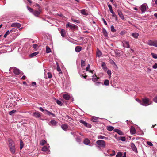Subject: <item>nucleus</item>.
<instances>
[{
	"label": "nucleus",
	"mask_w": 157,
	"mask_h": 157,
	"mask_svg": "<svg viewBox=\"0 0 157 157\" xmlns=\"http://www.w3.org/2000/svg\"><path fill=\"white\" fill-rule=\"evenodd\" d=\"M122 43L124 47H125L127 48H130L129 43L128 42L126 41H123Z\"/></svg>",
	"instance_id": "10"
},
{
	"label": "nucleus",
	"mask_w": 157,
	"mask_h": 157,
	"mask_svg": "<svg viewBox=\"0 0 157 157\" xmlns=\"http://www.w3.org/2000/svg\"><path fill=\"white\" fill-rule=\"evenodd\" d=\"M82 48L80 46H77L75 48V51L76 52H78L80 51Z\"/></svg>",
	"instance_id": "21"
},
{
	"label": "nucleus",
	"mask_w": 157,
	"mask_h": 157,
	"mask_svg": "<svg viewBox=\"0 0 157 157\" xmlns=\"http://www.w3.org/2000/svg\"><path fill=\"white\" fill-rule=\"evenodd\" d=\"M152 67L153 68L156 69L157 68V64L155 63L154 65L152 66Z\"/></svg>",
	"instance_id": "57"
},
{
	"label": "nucleus",
	"mask_w": 157,
	"mask_h": 157,
	"mask_svg": "<svg viewBox=\"0 0 157 157\" xmlns=\"http://www.w3.org/2000/svg\"><path fill=\"white\" fill-rule=\"evenodd\" d=\"M136 100L141 105L142 104V101L141 100H139L138 98H136Z\"/></svg>",
	"instance_id": "53"
},
{
	"label": "nucleus",
	"mask_w": 157,
	"mask_h": 157,
	"mask_svg": "<svg viewBox=\"0 0 157 157\" xmlns=\"http://www.w3.org/2000/svg\"><path fill=\"white\" fill-rule=\"evenodd\" d=\"M48 148L46 146H44L42 148L41 150L43 151L46 152L48 151Z\"/></svg>",
	"instance_id": "33"
},
{
	"label": "nucleus",
	"mask_w": 157,
	"mask_h": 157,
	"mask_svg": "<svg viewBox=\"0 0 157 157\" xmlns=\"http://www.w3.org/2000/svg\"><path fill=\"white\" fill-rule=\"evenodd\" d=\"M130 147H131L132 150L135 152H137V148L135 146V144L133 143H131L130 144Z\"/></svg>",
	"instance_id": "9"
},
{
	"label": "nucleus",
	"mask_w": 157,
	"mask_h": 157,
	"mask_svg": "<svg viewBox=\"0 0 157 157\" xmlns=\"http://www.w3.org/2000/svg\"><path fill=\"white\" fill-rule=\"evenodd\" d=\"M24 146V144L21 140H20V150Z\"/></svg>",
	"instance_id": "45"
},
{
	"label": "nucleus",
	"mask_w": 157,
	"mask_h": 157,
	"mask_svg": "<svg viewBox=\"0 0 157 157\" xmlns=\"http://www.w3.org/2000/svg\"><path fill=\"white\" fill-rule=\"evenodd\" d=\"M111 30L112 32H116V30L115 29L113 25L111 26Z\"/></svg>",
	"instance_id": "42"
},
{
	"label": "nucleus",
	"mask_w": 157,
	"mask_h": 157,
	"mask_svg": "<svg viewBox=\"0 0 157 157\" xmlns=\"http://www.w3.org/2000/svg\"><path fill=\"white\" fill-rule=\"evenodd\" d=\"M63 98L66 100H69L70 98V96L68 94H64L63 95Z\"/></svg>",
	"instance_id": "15"
},
{
	"label": "nucleus",
	"mask_w": 157,
	"mask_h": 157,
	"mask_svg": "<svg viewBox=\"0 0 157 157\" xmlns=\"http://www.w3.org/2000/svg\"><path fill=\"white\" fill-rule=\"evenodd\" d=\"M51 52V50L50 48L48 46H46V52L49 53Z\"/></svg>",
	"instance_id": "31"
},
{
	"label": "nucleus",
	"mask_w": 157,
	"mask_h": 157,
	"mask_svg": "<svg viewBox=\"0 0 157 157\" xmlns=\"http://www.w3.org/2000/svg\"><path fill=\"white\" fill-rule=\"evenodd\" d=\"M112 17H113L115 18V20L116 21L117 20V17L116 15L115 14V13H112Z\"/></svg>",
	"instance_id": "38"
},
{
	"label": "nucleus",
	"mask_w": 157,
	"mask_h": 157,
	"mask_svg": "<svg viewBox=\"0 0 157 157\" xmlns=\"http://www.w3.org/2000/svg\"><path fill=\"white\" fill-rule=\"evenodd\" d=\"M46 143V141L43 140H42L40 144L42 145H43L44 144H45Z\"/></svg>",
	"instance_id": "48"
},
{
	"label": "nucleus",
	"mask_w": 157,
	"mask_h": 157,
	"mask_svg": "<svg viewBox=\"0 0 157 157\" xmlns=\"http://www.w3.org/2000/svg\"><path fill=\"white\" fill-rule=\"evenodd\" d=\"M41 8H38V11L34 10L33 11V13L36 16H39L41 12Z\"/></svg>",
	"instance_id": "6"
},
{
	"label": "nucleus",
	"mask_w": 157,
	"mask_h": 157,
	"mask_svg": "<svg viewBox=\"0 0 157 157\" xmlns=\"http://www.w3.org/2000/svg\"><path fill=\"white\" fill-rule=\"evenodd\" d=\"M151 55L152 56V57L155 59L157 58V55L156 54H154L153 53H151Z\"/></svg>",
	"instance_id": "40"
},
{
	"label": "nucleus",
	"mask_w": 157,
	"mask_h": 157,
	"mask_svg": "<svg viewBox=\"0 0 157 157\" xmlns=\"http://www.w3.org/2000/svg\"><path fill=\"white\" fill-rule=\"evenodd\" d=\"M100 84H101V82H96L95 83V85L97 86H99Z\"/></svg>",
	"instance_id": "62"
},
{
	"label": "nucleus",
	"mask_w": 157,
	"mask_h": 157,
	"mask_svg": "<svg viewBox=\"0 0 157 157\" xmlns=\"http://www.w3.org/2000/svg\"><path fill=\"white\" fill-rule=\"evenodd\" d=\"M90 143V141L88 139H85L84 141V143L86 145H88Z\"/></svg>",
	"instance_id": "29"
},
{
	"label": "nucleus",
	"mask_w": 157,
	"mask_h": 157,
	"mask_svg": "<svg viewBox=\"0 0 157 157\" xmlns=\"http://www.w3.org/2000/svg\"><path fill=\"white\" fill-rule=\"evenodd\" d=\"M114 131L120 135H124V133L120 130L118 129H115Z\"/></svg>",
	"instance_id": "17"
},
{
	"label": "nucleus",
	"mask_w": 157,
	"mask_h": 157,
	"mask_svg": "<svg viewBox=\"0 0 157 157\" xmlns=\"http://www.w3.org/2000/svg\"><path fill=\"white\" fill-rule=\"evenodd\" d=\"M117 11L118 14L119 15L120 17L122 19H124V17L122 12L119 10H117Z\"/></svg>",
	"instance_id": "12"
},
{
	"label": "nucleus",
	"mask_w": 157,
	"mask_h": 157,
	"mask_svg": "<svg viewBox=\"0 0 157 157\" xmlns=\"http://www.w3.org/2000/svg\"><path fill=\"white\" fill-rule=\"evenodd\" d=\"M107 73L109 75V77H111V71L109 69H108L107 71Z\"/></svg>",
	"instance_id": "44"
},
{
	"label": "nucleus",
	"mask_w": 157,
	"mask_h": 157,
	"mask_svg": "<svg viewBox=\"0 0 157 157\" xmlns=\"http://www.w3.org/2000/svg\"><path fill=\"white\" fill-rule=\"evenodd\" d=\"M147 144L150 146H153V144L151 142L147 141Z\"/></svg>",
	"instance_id": "51"
},
{
	"label": "nucleus",
	"mask_w": 157,
	"mask_h": 157,
	"mask_svg": "<svg viewBox=\"0 0 157 157\" xmlns=\"http://www.w3.org/2000/svg\"><path fill=\"white\" fill-rule=\"evenodd\" d=\"M150 104L149 100L148 98H144L142 99L141 105L144 106H147Z\"/></svg>",
	"instance_id": "3"
},
{
	"label": "nucleus",
	"mask_w": 157,
	"mask_h": 157,
	"mask_svg": "<svg viewBox=\"0 0 157 157\" xmlns=\"http://www.w3.org/2000/svg\"><path fill=\"white\" fill-rule=\"evenodd\" d=\"M146 6L144 4H143L141 6L140 10L142 13L146 11Z\"/></svg>",
	"instance_id": "13"
},
{
	"label": "nucleus",
	"mask_w": 157,
	"mask_h": 157,
	"mask_svg": "<svg viewBox=\"0 0 157 157\" xmlns=\"http://www.w3.org/2000/svg\"><path fill=\"white\" fill-rule=\"evenodd\" d=\"M60 33L62 37H64L66 36L65 30L63 29H61Z\"/></svg>",
	"instance_id": "20"
},
{
	"label": "nucleus",
	"mask_w": 157,
	"mask_h": 157,
	"mask_svg": "<svg viewBox=\"0 0 157 157\" xmlns=\"http://www.w3.org/2000/svg\"><path fill=\"white\" fill-rule=\"evenodd\" d=\"M90 64H88V65H87V67H86V71H89V70L90 68Z\"/></svg>",
	"instance_id": "58"
},
{
	"label": "nucleus",
	"mask_w": 157,
	"mask_h": 157,
	"mask_svg": "<svg viewBox=\"0 0 157 157\" xmlns=\"http://www.w3.org/2000/svg\"><path fill=\"white\" fill-rule=\"evenodd\" d=\"M57 70L58 72H60L59 74L62 73V71H61L60 67L58 63L57 64Z\"/></svg>",
	"instance_id": "28"
},
{
	"label": "nucleus",
	"mask_w": 157,
	"mask_h": 157,
	"mask_svg": "<svg viewBox=\"0 0 157 157\" xmlns=\"http://www.w3.org/2000/svg\"><path fill=\"white\" fill-rule=\"evenodd\" d=\"M81 12L82 14L87 15L88 13L86 12V10L85 9H82L81 10Z\"/></svg>",
	"instance_id": "25"
},
{
	"label": "nucleus",
	"mask_w": 157,
	"mask_h": 157,
	"mask_svg": "<svg viewBox=\"0 0 157 157\" xmlns=\"http://www.w3.org/2000/svg\"><path fill=\"white\" fill-rule=\"evenodd\" d=\"M79 121L80 123H82L85 126L87 127L90 128L91 127V125L90 124H88L87 123L84 121L83 120H80Z\"/></svg>",
	"instance_id": "7"
},
{
	"label": "nucleus",
	"mask_w": 157,
	"mask_h": 157,
	"mask_svg": "<svg viewBox=\"0 0 157 157\" xmlns=\"http://www.w3.org/2000/svg\"><path fill=\"white\" fill-rule=\"evenodd\" d=\"M109 84V81L108 80H105L104 82V84L105 85L108 86Z\"/></svg>",
	"instance_id": "37"
},
{
	"label": "nucleus",
	"mask_w": 157,
	"mask_h": 157,
	"mask_svg": "<svg viewBox=\"0 0 157 157\" xmlns=\"http://www.w3.org/2000/svg\"><path fill=\"white\" fill-rule=\"evenodd\" d=\"M48 78H51L52 77V75L50 72H48Z\"/></svg>",
	"instance_id": "50"
},
{
	"label": "nucleus",
	"mask_w": 157,
	"mask_h": 157,
	"mask_svg": "<svg viewBox=\"0 0 157 157\" xmlns=\"http://www.w3.org/2000/svg\"><path fill=\"white\" fill-rule=\"evenodd\" d=\"M96 143L99 146V147L103 148L105 147V142L102 140H98L96 141Z\"/></svg>",
	"instance_id": "1"
},
{
	"label": "nucleus",
	"mask_w": 157,
	"mask_h": 157,
	"mask_svg": "<svg viewBox=\"0 0 157 157\" xmlns=\"http://www.w3.org/2000/svg\"><path fill=\"white\" fill-rule=\"evenodd\" d=\"M122 155V153L121 152H118L116 155V157H121Z\"/></svg>",
	"instance_id": "43"
},
{
	"label": "nucleus",
	"mask_w": 157,
	"mask_h": 157,
	"mask_svg": "<svg viewBox=\"0 0 157 157\" xmlns=\"http://www.w3.org/2000/svg\"><path fill=\"white\" fill-rule=\"evenodd\" d=\"M98 120V118L96 117H94L91 119V121L93 122H97Z\"/></svg>",
	"instance_id": "30"
},
{
	"label": "nucleus",
	"mask_w": 157,
	"mask_h": 157,
	"mask_svg": "<svg viewBox=\"0 0 157 157\" xmlns=\"http://www.w3.org/2000/svg\"><path fill=\"white\" fill-rule=\"evenodd\" d=\"M77 141L78 142H80L81 141V140L79 138H77L76 139Z\"/></svg>",
	"instance_id": "61"
},
{
	"label": "nucleus",
	"mask_w": 157,
	"mask_h": 157,
	"mask_svg": "<svg viewBox=\"0 0 157 157\" xmlns=\"http://www.w3.org/2000/svg\"><path fill=\"white\" fill-rule=\"evenodd\" d=\"M107 129L109 131H112L114 129V128L112 126H109L108 127Z\"/></svg>",
	"instance_id": "36"
},
{
	"label": "nucleus",
	"mask_w": 157,
	"mask_h": 157,
	"mask_svg": "<svg viewBox=\"0 0 157 157\" xmlns=\"http://www.w3.org/2000/svg\"><path fill=\"white\" fill-rule=\"evenodd\" d=\"M12 30H10V31H9V30H8L6 31V33H7V35H9L10 34V33L12 32Z\"/></svg>",
	"instance_id": "60"
},
{
	"label": "nucleus",
	"mask_w": 157,
	"mask_h": 157,
	"mask_svg": "<svg viewBox=\"0 0 157 157\" xmlns=\"http://www.w3.org/2000/svg\"><path fill=\"white\" fill-rule=\"evenodd\" d=\"M147 44L151 46H152L157 47V40H149L147 42Z\"/></svg>",
	"instance_id": "2"
},
{
	"label": "nucleus",
	"mask_w": 157,
	"mask_h": 157,
	"mask_svg": "<svg viewBox=\"0 0 157 157\" xmlns=\"http://www.w3.org/2000/svg\"><path fill=\"white\" fill-rule=\"evenodd\" d=\"M26 77L25 75H24L22 77L21 79L23 80H25L26 79Z\"/></svg>",
	"instance_id": "64"
},
{
	"label": "nucleus",
	"mask_w": 157,
	"mask_h": 157,
	"mask_svg": "<svg viewBox=\"0 0 157 157\" xmlns=\"http://www.w3.org/2000/svg\"><path fill=\"white\" fill-rule=\"evenodd\" d=\"M61 127L63 130L65 131H67L68 129V125L66 124H62L61 125Z\"/></svg>",
	"instance_id": "11"
},
{
	"label": "nucleus",
	"mask_w": 157,
	"mask_h": 157,
	"mask_svg": "<svg viewBox=\"0 0 157 157\" xmlns=\"http://www.w3.org/2000/svg\"><path fill=\"white\" fill-rule=\"evenodd\" d=\"M70 27L72 30H75L77 29L78 27L74 24H71L70 23H68L66 25V27Z\"/></svg>",
	"instance_id": "4"
},
{
	"label": "nucleus",
	"mask_w": 157,
	"mask_h": 157,
	"mask_svg": "<svg viewBox=\"0 0 157 157\" xmlns=\"http://www.w3.org/2000/svg\"><path fill=\"white\" fill-rule=\"evenodd\" d=\"M38 45L36 44H34L33 45V47L35 49H36Z\"/></svg>",
	"instance_id": "55"
},
{
	"label": "nucleus",
	"mask_w": 157,
	"mask_h": 157,
	"mask_svg": "<svg viewBox=\"0 0 157 157\" xmlns=\"http://www.w3.org/2000/svg\"><path fill=\"white\" fill-rule=\"evenodd\" d=\"M8 145L9 147H10V146H14V142L13 141L10 139L9 138L8 139Z\"/></svg>",
	"instance_id": "14"
},
{
	"label": "nucleus",
	"mask_w": 157,
	"mask_h": 157,
	"mask_svg": "<svg viewBox=\"0 0 157 157\" xmlns=\"http://www.w3.org/2000/svg\"><path fill=\"white\" fill-rule=\"evenodd\" d=\"M16 112V111L15 110H13L9 112V114L10 115H12L13 114L15 113Z\"/></svg>",
	"instance_id": "41"
},
{
	"label": "nucleus",
	"mask_w": 157,
	"mask_h": 157,
	"mask_svg": "<svg viewBox=\"0 0 157 157\" xmlns=\"http://www.w3.org/2000/svg\"><path fill=\"white\" fill-rule=\"evenodd\" d=\"M45 111H46V112L47 113H46L47 114H48V115H52V117H55V115L53 113H52L50 112L49 111L47 110H45Z\"/></svg>",
	"instance_id": "27"
},
{
	"label": "nucleus",
	"mask_w": 157,
	"mask_h": 157,
	"mask_svg": "<svg viewBox=\"0 0 157 157\" xmlns=\"http://www.w3.org/2000/svg\"><path fill=\"white\" fill-rule=\"evenodd\" d=\"M97 54L98 57H100L102 55L101 52L100 51H98L97 52Z\"/></svg>",
	"instance_id": "46"
},
{
	"label": "nucleus",
	"mask_w": 157,
	"mask_h": 157,
	"mask_svg": "<svg viewBox=\"0 0 157 157\" xmlns=\"http://www.w3.org/2000/svg\"><path fill=\"white\" fill-rule=\"evenodd\" d=\"M11 26L15 27H20V24L18 23H12L11 25Z\"/></svg>",
	"instance_id": "19"
},
{
	"label": "nucleus",
	"mask_w": 157,
	"mask_h": 157,
	"mask_svg": "<svg viewBox=\"0 0 157 157\" xmlns=\"http://www.w3.org/2000/svg\"><path fill=\"white\" fill-rule=\"evenodd\" d=\"M73 21L74 22H76V23H79V21L78 20H73Z\"/></svg>",
	"instance_id": "63"
},
{
	"label": "nucleus",
	"mask_w": 157,
	"mask_h": 157,
	"mask_svg": "<svg viewBox=\"0 0 157 157\" xmlns=\"http://www.w3.org/2000/svg\"><path fill=\"white\" fill-rule=\"evenodd\" d=\"M95 78H92V80L93 81L95 82L99 78V77H97L96 75L95 74Z\"/></svg>",
	"instance_id": "35"
},
{
	"label": "nucleus",
	"mask_w": 157,
	"mask_h": 157,
	"mask_svg": "<svg viewBox=\"0 0 157 157\" xmlns=\"http://www.w3.org/2000/svg\"><path fill=\"white\" fill-rule=\"evenodd\" d=\"M50 122L53 125H55L57 123L56 121L54 120H51L50 121Z\"/></svg>",
	"instance_id": "39"
},
{
	"label": "nucleus",
	"mask_w": 157,
	"mask_h": 157,
	"mask_svg": "<svg viewBox=\"0 0 157 157\" xmlns=\"http://www.w3.org/2000/svg\"><path fill=\"white\" fill-rule=\"evenodd\" d=\"M11 152L12 153H14L15 152V147L14 146H10L9 147Z\"/></svg>",
	"instance_id": "24"
},
{
	"label": "nucleus",
	"mask_w": 157,
	"mask_h": 157,
	"mask_svg": "<svg viewBox=\"0 0 157 157\" xmlns=\"http://www.w3.org/2000/svg\"><path fill=\"white\" fill-rule=\"evenodd\" d=\"M56 103H57L59 105H62V103L59 100H56Z\"/></svg>",
	"instance_id": "49"
},
{
	"label": "nucleus",
	"mask_w": 157,
	"mask_h": 157,
	"mask_svg": "<svg viewBox=\"0 0 157 157\" xmlns=\"http://www.w3.org/2000/svg\"><path fill=\"white\" fill-rule=\"evenodd\" d=\"M136 131L135 128L133 126H131L130 128V132L132 134H134L136 133Z\"/></svg>",
	"instance_id": "16"
},
{
	"label": "nucleus",
	"mask_w": 157,
	"mask_h": 157,
	"mask_svg": "<svg viewBox=\"0 0 157 157\" xmlns=\"http://www.w3.org/2000/svg\"><path fill=\"white\" fill-rule=\"evenodd\" d=\"M33 115L34 117L37 118H39L41 117L40 113L38 111H36L33 113Z\"/></svg>",
	"instance_id": "8"
},
{
	"label": "nucleus",
	"mask_w": 157,
	"mask_h": 157,
	"mask_svg": "<svg viewBox=\"0 0 157 157\" xmlns=\"http://www.w3.org/2000/svg\"><path fill=\"white\" fill-rule=\"evenodd\" d=\"M10 71H12L14 74L16 75H19L20 74L19 70L15 67H10Z\"/></svg>",
	"instance_id": "5"
},
{
	"label": "nucleus",
	"mask_w": 157,
	"mask_h": 157,
	"mask_svg": "<svg viewBox=\"0 0 157 157\" xmlns=\"http://www.w3.org/2000/svg\"><path fill=\"white\" fill-rule=\"evenodd\" d=\"M102 31H103V33L104 35L105 36H107V31H106V30L105 29H104Z\"/></svg>",
	"instance_id": "34"
},
{
	"label": "nucleus",
	"mask_w": 157,
	"mask_h": 157,
	"mask_svg": "<svg viewBox=\"0 0 157 157\" xmlns=\"http://www.w3.org/2000/svg\"><path fill=\"white\" fill-rule=\"evenodd\" d=\"M132 36L135 38H137L139 36V34L137 33H132Z\"/></svg>",
	"instance_id": "22"
},
{
	"label": "nucleus",
	"mask_w": 157,
	"mask_h": 157,
	"mask_svg": "<svg viewBox=\"0 0 157 157\" xmlns=\"http://www.w3.org/2000/svg\"><path fill=\"white\" fill-rule=\"evenodd\" d=\"M81 65L82 67L85 66V61L82 60H81Z\"/></svg>",
	"instance_id": "47"
},
{
	"label": "nucleus",
	"mask_w": 157,
	"mask_h": 157,
	"mask_svg": "<svg viewBox=\"0 0 157 157\" xmlns=\"http://www.w3.org/2000/svg\"><path fill=\"white\" fill-rule=\"evenodd\" d=\"M39 53V52H33L31 54H30L29 56L30 57H33L37 55V54H38Z\"/></svg>",
	"instance_id": "23"
},
{
	"label": "nucleus",
	"mask_w": 157,
	"mask_h": 157,
	"mask_svg": "<svg viewBox=\"0 0 157 157\" xmlns=\"http://www.w3.org/2000/svg\"><path fill=\"white\" fill-rule=\"evenodd\" d=\"M154 101L155 102L157 103V96L154 98Z\"/></svg>",
	"instance_id": "59"
},
{
	"label": "nucleus",
	"mask_w": 157,
	"mask_h": 157,
	"mask_svg": "<svg viewBox=\"0 0 157 157\" xmlns=\"http://www.w3.org/2000/svg\"><path fill=\"white\" fill-rule=\"evenodd\" d=\"M118 139L123 141H125L126 140V138L125 137L120 136L118 137Z\"/></svg>",
	"instance_id": "32"
},
{
	"label": "nucleus",
	"mask_w": 157,
	"mask_h": 157,
	"mask_svg": "<svg viewBox=\"0 0 157 157\" xmlns=\"http://www.w3.org/2000/svg\"><path fill=\"white\" fill-rule=\"evenodd\" d=\"M115 152L113 150L112 151V153L110 154V155L111 156H114L115 155Z\"/></svg>",
	"instance_id": "54"
},
{
	"label": "nucleus",
	"mask_w": 157,
	"mask_h": 157,
	"mask_svg": "<svg viewBox=\"0 0 157 157\" xmlns=\"http://www.w3.org/2000/svg\"><path fill=\"white\" fill-rule=\"evenodd\" d=\"M102 20L103 21L104 24L105 25H107V23L106 21H105V20L104 18H102Z\"/></svg>",
	"instance_id": "56"
},
{
	"label": "nucleus",
	"mask_w": 157,
	"mask_h": 157,
	"mask_svg": "<svg viewBox=\"0 0 157 157\" xmlns=\"http://www.w3.org/2000/svg\"><path fill=\"white\" fill-rule=\"evenodd\" d=\"M28 9L30 11V12H31L32 13L34 10L32 8L29 7H28Z\"/></svg>",
	"instance_id": "52"
},
{
	"label": "nucleus",
	"mask_w": 157,
	"mask_h": 157,
	"mask_svg": "<svg viewBox=\"0 0 157 157\" xmlns=\"http://www.w3.org/2000/svg\"><path fill=\"white\" fill-rule=\"evenodd\" d=\"M101 67L105 71H106L108 68H107L105 62H102L101 64Z\"/></svg>",
	"instance_id": "18"
},
{
	"label": "nucleus",
	"mask_w": 157,
	"mask_h": 157,
	"mask_svg": "<svg viewBox=\"0 0 157 157\" xmlns=\"http://www.w3.org/2000/svg\"><path fill=\"white\" fill-rule=\"evenodd\" d=\"M98 139H107L108 137H105L104 136H101V135H99L98 136Z\"/></svg>",
	"instance_id": "26"
}]
</instances>
